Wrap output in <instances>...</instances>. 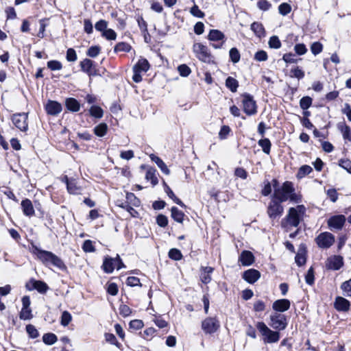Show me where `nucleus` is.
Instances as JSON below:
<instances>
[{
	"mask_svg": "<svg viewBox=\"0 0 351 351\" xmlns=\"http://www.w3.org/2000/svg\"><path fill=\"white\" fill-rule=\"evenodd\" d=\"M274 192L273 197L280 202H284L289 199L291 202H299L301 197L295 193V189L292 182L287 181L280 186H277L278 182L274 180Z\"/></svg>",
	"mask_w": 351,
	"mask_h": 351,
	"instance_id": "1",
	"label": "nucleus"
},
{
	"mask_svg": "<svg viewBox=\"0 0 351 351\" xmlns=\"http://www.w3.org/2000/svg\"><path fill=\"white\" fill-rule=\"evenodd\" d=\"M32 252L47 267L52 265L60 270L66 269L62 260L50 251L43 250L36 245H32Z\"/></svg>",
	"mask_w": 351,
	"mask_h": 351,
	"instance_id": "2",
	"label": "nucleus"
},
{
	"mask_svg": "<svg viewBox=\"0 0 351 351\" xmlns=\"http://www.w3.org/2000/svg\"><path fill=\"white\" fill-rule=\"evenodd\" d=\"M305 213L306 208L304 205H298L295 208H290L287 215L282 221V226L285 228L287 225L297 227Z\"/></svg>",
	"mask_w": 351,
	"mask_h": 351,
	"instance_id": "3",
	"label": "nucleus"
},
{
	"mask_svg": "<svg viewBox=\"0 0 351 351\" xmlns=\"http://www.w3.org/2000/svg\"><path fill=\"white\" fill-rule=\"evenodd\" d=\"M192 49L195 56L199 61L208 64H216L214 56L211 53L206 45H204L201 43H195L193 45Z\"/></svg>",
	"mask_w": 351,
	"mask_h": 351,
	"instance_id": "4",
	"label": "nucleus"
},
{
	"mask_svg": "<svg viewBox=\"0 0 351 351\" xmlns=\"http://www.w3.org/2000/svg\"><path fill=\"white\" fill-rule=\"evenodd\" d=\"M256 327L263 336L264 343H274L279 341L280 332L271 330L264 322H258Z\"/></svg>",
	"mask_w": 351,
	"mask_h": 351,
	"instance_id": "5",
	"label": "nucleus"
},
{
	"mask_svg": "<svg viewBox=\"0 0 351 351\" xmlns=\"http://www.w3.org/2000/svg\"><path fill=\"white\" fill-rule=\"evenodd\" d=\"M269 326L275 330H282L287 328V320L285 315L278 313L271 314Z\"/></svg>",
	"mask_w": 351,
	"mask_h": 351,
	"instance_id": "6",
	"label": "nucleus"
},
{
	"mask_svg": "<svg viewBox=\"0 0 351 351\" xmlns=\"http://www.w3.org/2000/svg\"><path fill=\"white\" fill-rule=\"evenodd\" d=\"M335 241V236L328 232H322L315 238V242L318 247L323 249H328L331 247Z\"/></svg>",
	"mask_w": 351,
	"mask_h": 351,
	"instance_id": "7",
	"label": "nucleus"
},
{
	"mask_svg": "<svg viewBox=\"0 0 351 351\" xmlns=\"http://www.w3.org/2000/svg\"><path fill=\"white\" fill-rule=\"evenodd\" d=\"M346 221V218L343 215H336L329 217L327 220L328 228L332 231L341 230Z\"/></svg>",
	"mask_w": 351,
	"mask_h": 351,
	"instance_id": "8",
	"label": "nucleus"
},
{
	"mask_svg": "<svg viewBox=\"0 0 351 351\" xmlns=\"http://www.w3.org/2000/svg\"><path fill=\"white\" fill-rule=\"evenodd\" d=\"M243 110L247 115H253L256 113V104L253 97L250 94L245 93L243 95Z\"/></svg>",
	"mask_w": 351,
	"mask_h": 351,
	"instance_id": "9",
	"label": "nucleus"
},
{
	"mask_svg": "<svg viewBox=\"0 0 351 351\" xmlns=\"http://www.w3.org/2000/svg\"><path fill=\"white\" fill-rule=\"evenodd\" d=\"M281 203L274 197L271 200L267 208V213L271 219H274L282 215L284 208Z\"/></svg>",
	"mask_w": 351,
	"mask_h": 351,
	"instance_id": "10",
	"label": "nucleus"
},
{
	"mask_svg": "<svg viewBox=\"0 0 351 351\" xmlns=\"http://www.w3.org/2000/svg\"><path fill=\"white\" fill-rule=\"evenodd\" d=\"M27 113H18L13 114L12 121L16 128L19 129L21 131L25 132L28 129V124L27 121Z\"/></svg>",
	"mask_w": 351,
	"mask_h": 351,
	"instance_id": "11",
	"label": "nucleus"
},
{
	"mask_svg": "<svg viewBox=\"0 0 351 351\" xmlns=\"http://www.w3.org/2000/svg\"><path fill=\"white\" fill-rule=\"evenodd\" d=\"M219 327V322L214 317H208L202 323V328L207 334L215 332L218 330Z\"/></svg>",
	"mask_w": 351,
	"mask_h": 351,
	"instance_id": "12",
	"label": "nucleus"
},
{
	"mask_svg": "<svg viewBox=\"0 0 351 351\" xmlns=\"http://www.w3.org/2000/svg\"><path fill=\"white\" fill-rule=\"evenodd\" d=\"M343 265V257L341 256H332L328 258L326 262V267L328 269L339 270Z\"/></svg>",
	"mask_w": 351,
	"mask_h": 351,
	"instance_id": "13",
	"label": "nucleus"
},
{
	"mask_svg": "<svg viewBox=\"0 0 351 351\" xmlns=\"http://www.w3.org/2000/svg\"><path fill=\"white\" fill-rule=\"evenodd\" d=\"M26 288L29 291L36 289L40 293H45L49 289L48 285L45 282L34 279L30 280L26 285Z\"/></svg>",
	"mask_w": 351,
	"mask_h": 351,
	"instance_id": "14",
	"label": "nucleus"
},
{
	"mask_svg": "<svg viewBox=\"0 0 351 351\" xmlns=\"http://www.w3.org/2000/svg\"><path fill=\"white\" fill-rule=\"evenodd\" d=\"M62 105L56 101L49 100L45 105V110L47 114L56 116L61 112Z\"/></svg>",
	"mask_w": 351,
	"mask_h": 351,
	"instance_id": "15",
	"label": "nucleus"
},
{
	"mask_svg": "<svg viewBox=\"0 0 351 351\" xmlns=\"http://www.w3.org/2000/svg\"><path fill=\"white\" fill-rule=\"evenodd\" d=\"M243 278L250 284L255 283L261 277V273L255 269H250L245 271Z\"/></svg>",
	"mask_w": 351,
	"mask_h": 351,
	"instance_id": "16",
	"label": "nucleus"
},
{
	"mask_svg": "<svg viewBox=\"0 0 351 351\" xmlns=\"http://www.w3.org/2000/svg\"><path fill=\"white\" fill-rule=\"evenodd\" d=\"M80 65L82 71L88 75H95V65L93 60L86 58L80 62Z\"/></svg>",
	"mask_w": 351,
	"mask_h": 351,
	"instance_id": "17",
	"label": "nucleus"
},
{
	"mask_svg": "<svg viewBox=\"0 0 351 351\" xmlns=\"http://www.w3.org/2000/svg\"><path fill=\"white\" fill-rule=\"evenodd\" d=\"M334 306L338 311L347 312L350 309V302L343 297L337 296L335 298Z\"/></svg>",
	"mask_w": 351,
	"mask_h": 351,
	"instance_id": "18",
	"label": "nucleus"
},
{
	"mask_svg": "<svg viewBox=\"0 0 351 351\" xmlns=\"http://www.w3.org/2000/svg\"><path fill=\"white\" fill-rule=\"evenodd\" d=\"M291 306L290 301L287 299H280L276 300L272 304V308L278 312H285L287 311Z\"/></svg>",
	"mask_w": 351,
	"mask_h": 351,
	"instance_id": "19",
	"label": "nucleus"
},
{
	"mask_svg": "<svg viewBox=\"0 0 351 351\" xmlns=\"http://www.w3.org/2000/svg\"><path fill=\"white\" fill-rule=\"evenodd\" d=\"M338 130L342 134L345 141L351 142V128L344 121L339 122L337 125Z\"/></svg>",
	"mask_w": 351,
	"mask_h": 351,
	"instance_id": "20",
	"label": "nucleus"
},
{
	"mask_svg": "<svg viewBox=\"0 0 351 351\" xmlns=\"http://www.w3.org/2000/svg\"><path fill=\"white\" fill-rule=\"evenodd\" d=\"M239 261L243 266H250L254 262V256L251 252L244 250L241 252Z\"/></svg>",
	"mask_w": 351,
	"mask_h": 351,
	"instance_id": "21",
	"label": "nucleus"
},
{
	"mask_svg": "<svg viewBox=\"0 0 351 351\" xmlns=\"http://www.w3.org/2000/svg\"><path fill=\"white\" fill-rule=\"evenodd\" d=\"M23 213L27 217H32L34 215L35 211L32 202L29 199L22 200L21 204Z\"/></svg>",
	"mask_w": 351,
	"mask_h": 351,
	"instance_id": "22",
	"label": "nucleus"
},
{
	"mask_svg": "<svg viewBox=\"0 0 351 351\" xmlns=\"http://www.w3.org/2000/svg\"><path fill=\"white\" fill-rule=\"evenodd\" d=\"M114 259L108 256L105 257L101 266L104 271L106 274H111L115 268Z\"/></svg>",
	"mask_w": 351,
	"mask_h": 351,
	"instance_id": "23",
	"label": "nucleus"
},
{
	"mask_svg": "<svg viewBox=\"0 0 351 351\" xmlns=\"http://www.w3.org/2000/svg\"><path fill=\"white\" fill-rule=\"evenodd\" d=\"M214 269L211 267H202L200 278L204 284H208L211 280L210 274L213 272Z\"/></svg>",
	"mask_w": 351,
	"mask_h": 351,
	"instance_id": "24",
	"label": "nucleus"
},
{
	"mask_svg": "<svg viewBox=\"0 0 351 351\" xmlns=\"http://www.w3.org/2000/svg\"><path fill=\"white\" fill-rule=\"evenodd\" d=\"M66 108L71 112H78L80 109V104L74 98H67L65 101Z\"/></svg>",
	"mask_w": 351,
	"mask_h": 351,
	"instance_id": "25",
	"label": "nucleus"
},
{
	"mask_svg": "<svg viewBox=\"0 0 351 351\" xmlns=\"http://www.w3.org/2000/svg\"><path fill=\"white\" fill-rule=\"evenodd\" d=\"M149 69V62L145 58H141L138 62L134 66L133 70H136L139 72H147Z\"/></svg>",
	"mask_w": 351,
	"mask_h": 351,
	"instance_id": "26",
	"label": "nucleus"
},
{
	"mask_svg": "<svg viewBox=\"0 0 351 351\" xmlns=\"http://www.w3.org/2000/svg\"><path fill=\"white\" fill-rule=\"evenodd\" d=\"M224 38V34L218 29H211L208 35V39L210 41H220Z\"/></svg>",
	"mask_w": 351,
	"mask_h": 351,
	"instance_id": "27",
	"label": "nucleus"
},
{
	"mask_svg": "<svg viewBox=\"0 0 351 351\" xmlns=\"http://www.w3.org/2000/svg\"><path fill=\"white\" fill-rule=\"evenodd\" d=\"M251 29L259 38L263 37L265 35V31L263 25L258 22H254L251 25Z\"/></svg>",
	"mask_w": 351,
	"mask_h": 351,
	"instance_id": "28",
	"label": "nucleus"
},
{
	"mask_svg": "<svg viewBox=\"0 0 351 351\" xmlns=\"http://www.w3.org/2000/svg\"><path fill=\"white\" fill-rule=\"evenodd\" d=\"M66 189L70 194H79L80 193V187L77 185V182L75 179L71 178V181H67Z\"/></svg>",
	"mask_w": 351,
	"mask_h": 351,
	"instance_id": "29",
	"label": "nucleus"
},
{
	"mask_svg": "<svg viewBox=\"0 0 351 351\" xmlns=\"http://www.w3.org/2000/svg\"><path fill=\"white\" fill-rule=\"evenodd\" d=\"M108 131V125L105 123H101L94 128V133L99 137L105 136Z\"/></svg>",
	"mask_w": 351,
	"mask_h": 351,
	"instance_id": "30",
	"label": "nucleus"
},
{
	"mask_svg": "<svg viewBox=\"0 0 351 351\" xmlns=\"http://www.w3.org/2000/svg\"><path fill=\"white\" fill-rule=\"evenodd\" d=\"M165 191L169 198H171L176 204H178L179 206L182 207H186L185 204L179 199L178 198L173 191L170 189L169 186H167L166 184Z\"/></svg>",
	"mask_w": 351,
	"mask_h": 351,
	"instance_id": "31",
	"label": "nucleus"
},
{
	"mask_svg": "<svg viewBox=\"0 0 351 351\" xmlns=\"http://www.w3.org/2000/svg\"><path fill=\"white\" fill-rule=\"evenodd\" d=\"M171 217L172 218L178 223H182L184 220V214L181 210H178V208L173 206L171 208Z\"/></svg>",
	"mask_w": 351,
	"mask_h": 351,
	"instance_id": "32",
	"label": "nucleus"
},
{
	"mask_svg": "<svg viewBox=\"0 0 351 351\" xmlns=\"http://www.w3.org/2000/svg\"><path fill=\"white\" fill-rule=\"evenodd\" d=\"M313 169L311 166L306 165H302L300 167L296 176L298 179H301L311 173Z\"/></svg>",
	"mask_w": 351,
	"mask_h": 351,
	"instance_id": "33",
	"label": "nucleus"
},
{
	"mask_svg": "<svg viewBox=\"0 0 351 351\" xmlns=\"http://www.w3.org/2000/svg\"><path fill=\"white\" fill-rule=\"evenodd\" d=\"M145 179L150 180L154 186L156 185L158 180L156 175V170L153 168H149L146 172Z\"/></svg>",
	"mask_w": 351,
	"mask_h": 351,
	"instance_id": "34",
	"label": "nucleus"
},
{
	"mask_svg": "<svg viewBox=\"0 0 351 351\" xmlns=\"http://www.w3.org/2000/svg\"><path fill=\"white\" fill-rule=\"evenodd\" d=\"M226 86L232 92L234 93L237 90V88L239 86V82L236 79H234L232 77H228L226 80Z\"/></svg>",
	"mask_w": 351,
	"mask_h": 351,
	"instance_id": "35",
	"label": "nucleus"
},
{
	"mask_svg": "<svg viewBox=\"0 0 351 351\" xmlns=\"http://www.w3.org/2000/svg\"><path fill=\"white\" fill-rule=\"evenodd\" d=\"M258 144L260 147H261L264 153H265L266 154H269L270 153L271 144L268 138H263L259 140Z\"/></svg>",
	"mask_w": 351,
	"mask_h": 351,
	"instance_id": "36",
	"label": "nucleus"
},
{
	"mask_svg": "<svg viewBox=\"0 0 351 351\" xmlns=\"http://www.w3.org/2000/svg\"><path fill=\"white\" fill-rule=\"evenodd\" d=\"M90 114L97 119H101L104 115V111L98 106H92L89 110Z\"/></svg>",
	"mask_w": 351,
	"mask_h": 351,
	"instance_id": "37",
	"label": "nucleus"
},
{
	"mask_svg": "<svg viewBox=\"0 0 351 351\" xmlns=\"http://www.w3.org/2000/svg\"><path fill=\"white\" fill-rule=\"evenodd\" d=\"M131 46L128 43L121 42L115 45L114 51L115 53L121 51L129 52L131 50Z\"/></svg>",
	"mask_w": 351,
	"mask_h": 351,
	"instance_id": "38",
	"label": "nucleus"
},
{
	"mask_svg": "<svg viewBox=\"0 0 351 351\" xmlns=\"http://www.w3.org/2000/svg\"><path fill=\"white\" fill-rule=\"evenodd\" d=\"M57 340L58 338L53 333H46L43 336V341L47 345H53Z\"/></svg>",
	"mask_w": 351,
	"mask_h": 351,
	"instance_id": "39",
	"label": "nucleus"
},
{
	"mask_svg": "<svg viewBox=\"0 0 351 351\" xmlns=\"http://www.w3.org/2000/svg\"><path fill=\"white\" fill-rule=\"evenodd\" d=\"M269 47L271 49H278L281 47V42L277 36H272L268 41Z\"/></svg>",
	"mask_w": 351,
	"mask_h": 351,
	"instance_id": "40",
	"label": "nucleus"
},
{
	"mask_svg": "<svg viewBox=\"0 0 351 351\" xmlns=\"http://www.w3.org/2000/svg\"><path fill=\"white\" fill-rule=\"evenodd\" d=\"M19 317L21 319L29 320L33 317L32 310L30 307L22 308L19 313Z\"/></svg>",
	"mask_w": 351,
	"mask_h": 351,
	"instance_id": "41",
	"label": "nucleus"
},
{
	"mask_svg": "<svg viewBox=\"0 0 351 351\" xmlns=\"http://www.w3.org/2000/svg\"><path fill=\"white\" fill-rule=\"evenodd\" d=\"M72 320V315L71 314L67 311H64L61 315V319H60V324L63 326H67L69 323Z\"/></svg>",
	"mask_w": 351,
	"mask_h": 351,
	"instance_id": "42",
	"label": "nucleus"
},
{
	"mask_svg": "<svg viewBox=\"0 0 351 351\" xmlns=\"http://www.w3.org/2000/svg\"><path fill=\"white\" fill-rule=\"evenodd\" d=\"M229 56H230V58L231 61L233 63H237L239 62L240 58H241V55H240L239 50L237 48L233 47V48L230 49V50L229 51Z\"/></svg>",
	"mask_w": 351,
	"mask_h": 351,
	"instance_id": "43",
	"label": "nucleus"
},
{
	"mask_svg": "<svg viewBox=\"0 0 351 351\" xmlns=\"http://www.w3.org/2000/svg\"><path fill=\"white\" fill-rule=\"evenodd\" d=\"M312 101L313 100L310 97H303L300 101V106L303 110H307L311 107Z\"/></svg>",
	"mask_w": 351,
	"mask_h": 351,
	"instance_id": "44",
	"label": "nucleus"
},
{
	"mask_svg": "<svg viewBox=\"0 0 351 351\" xmlns=\"http://www.w3.org/2000/svg\"><path fill=\"white\" fill-rule=\"evenodd\" d=\"M343 295L347 297L351 296V278L342 283L341 286Z\"/></svg>",
	"mask_w": 351,
	"mask_h": 351,
	"instance_id": "45",
	"label": "nucleus"
},
{
	"mask_svg": "<svg viewBox=\"0 0 351 351\" xmlns=\"http://www.w3.org/2000/svg\"><path fill=\"white\" fill-rule=\"evenodd\" d=\"M291 11V6L287 3H282L278 6V12L282 16H286Z\"/></svg>",
	"mask_w": 351,
	"mask_h": 351,
	"instance_id": "46",
	"label": "nucleus"
},
{
	"mask_svg": "<svg viewBox=\"0 0 351 351\" xmlns=\"http://www.w3.org/2000/svg\"><path fill=\"white\" fill-rule=\"evenodd\" d=\"M323 50V45L319 42H314L311 45V51L315 56L320 53Z\"/></svg>",
	"mask_w": 351,
	"mask_h": 351,
	"instance_id": "47",
	"label": "nucleus"
},
{
	"mask_svg": "<svg viewBox=\"0 0 351 351\" xmlns=\"http://www.w3.org/2000/svg\"><path fill=\"white\" fill-rule=\"evenodd\" d=\"M291 77L298 80L302 79L304 77V72L298 66H295L291 70Z\"/></svg>",
	"mask_w": 351,
	"mask_h": 351,
	"instance_id": "48",
	"label": "nucleus"
},
{
	"mask_svg": "<svg viewBox=\"0 0 351 351\" xmlns=\"http://www.w3.org/2000/svg\"><path fill=\"white\" fill-rule=\"evenodd\" d=\"M254 59L258 62H264L268 59V56L265 51L259 50L254 54Z\"/></svg>",
	"mask_w": 351,
	"mask_h": 351,
	"instance_id": "49",
	"label": "nucleus"
},
{
	"mask_svg": "<svg viewBox=\"0 0 351 351\" xmlns=\"http://www.w3.org/2000/svg\"><path fill=\"white\" fill-rule=\"evenodd\" d=\"M47 67L51 71H60L62 68V64L58 60H50L47 62Z\"/></svg>",
	"mask_w": 351,
	"mask_h": 351,
	"instance_id": "50",
	"label": "nucleus"
},
{
	"mask_svg": "<svg viewBox=\"0 0 351 351\" xmlns=\"http://www.w3.org/2000/svg\"><path fill=\"white\" fill-rule=\"evenodd\" d=\"M169 256L170 258L175 261H180L182 258L181 252L176 248H173L169 250Z\"/></svg>",
	"mask_w": 351,
	"mask_h": 351,
	"instance_id": "51",
	"label": "nucleus"
},
{
	"mask_svg": "<svg viewBox=\"0 0 351 351\" xmlns=\"http://www.w3.org/2000/svg\"><path fill=\"white\" fill-rule=\"evenodd\" d=\"M178 71L182 77H188L191 73V69L184 64L180 65Z\"/></svg>",
	"mask_w": 351,
	"mask_h": 351,
	"instance_id": "52",
	"label": "nucleus"
},
{
	"mask_svg": "<svg viewBox=\"0 0 351 351\" xmlns=\"http://www.w3.org/2000/svg\"><path fill=\"white\" fill-rule=\"evenodd\" d=\"M101 35L109 40H114L117 38V33L112 29H106Z\"/></svg>",
	"mask_w": 351,
	"mask_h": 351,
	"instance_id": "53",
	"label": "nucleus"
},
{
	"mask_svg": "<svg viewBox=\"0 0 351 351\" xmlns=\"http://www.w3.org/2000/svg\"><path fill=\"white\" fill-rule=\"evenodd\" d=\"M82 249L85 252H94L95 251V246L91 240L84 241L82 245Z\"/></svg>",
	"mask_w": 351,
	"mask_h": 351,
	"instance_id": "54",
	"label": "nucleus"
},
{
	"mask_svg": "<svg viewBox=\"0 0 351 351\" xmlns=\"http://www.w3.org/2000/svg\"><path fill=\"white\" fill-rule=\"evenodd\" d=\"M314 269L313 267H311L305 276V281L308 285H312L314 283Z\"/></svg>",
	"mask_w": 351,
	"mask_h": 351,
	"instance_id": "55",
	"label": "nucleus"
},
{
	"mask_svg": "<svg viewBox=\"0 0 351 351\" xmlns=\"http://www.w3.org/2000/svg\"><path fill=\"white\" fill-rule=\"evenodd\" d=\"M26 331L29 336L32 339H35L39 335L37 329L32 324H28L26 326Z\"/></svg>",
	"mask_w": 351,
	"mask_h": 351,
	"instance_id": "56",
	"label": "nucleus"
},
{
	"mask_svg": "<svg viewBox=\"0 0 351 351\" xmlns=\"http://www.w3.org/2000/svg\"><path fill=\"white\" fill-rule=\"evenodd\" d=\"M100 51L101 48L99 46H92L88 49L86 55L91 58H95L99 55Z\"/></svg>",
	"mask_w": 351,
	"mask_h": 351,
	"instance_id": "57",
	"label": "nucleus"
},
{
	"mask_svg": "<svg viewBox=\"0 0 351 351\" xmlns=\"http://www.w3.org/2000/svg\"><path fill=\"white\" fill-rule=\"evenodd\" d=\"M230 132V128L228 125H223L219 132V137L220 139L223 140L227 138Z\"/></svg>",
	"mask_w": 351,
	"mask_h": 351,
	"instance_id": "58",
	"label": "nucleus"
},
{
	"mask_svg": "<svg viewBox=\"0 0 351 351\" xmlns=\"http://www.w3.org/2000/svg\"><path fill=\"white\" fill-rule=\"evenodd\" d=\"M190 13L197 18H204V13L200 10L197 5H194L190 10Z\"/></svg>",
	"mask_w": 351,
	"mask_h": 351,
	"instance_id": "59",
	"label": "nucleus"
},
{
	"mask_svg": "<svg viewBox=\"0 0 351 351\" xmlns=\"http://www.w3.org/2000/svg\"><path fill=\"white\" fill-rule=\"evenodd\" d=\"M339 165L348 173L351 171V160L349 159H340L339 160Z\"/></svg>",
	"mask_w": 351,
	"mask_h": 351,
	"instance_id": "60",
	"label": "nucleus"
},
{
	"mask_svg": "<svg viewBox=\"0 0 351 351\" xmlns=\"http://www.w3.org/2000/svg\"><path fill=\"white\" fill-rule=\"evenodd\" d=\"M257 6L261 10L267 11L271 8V4L267 0H260L257 3Z\"/></svg>",
	"mask_w": 351,
	"mask_h": 351,
	"instance_id": "61",
	"label": "nucleus"
},
{
	"mask_svg": "<svg viewBox=\"0 0 351 351\" xmlns=\"http://www.w3.org/2000/svg\"><path fill=\"white\" fill-rule=\"evenodd\" d=\"M294 50H295V53L299 56L304 55L307 51V49H306L305 45L303 43L296 44L294 46Z\"/></svg>",
	"mask_w": 351,
	"mask_h": 351,
	"instance_id": "62",
	"label": "nucleus"
},
{
	"mask_svg": "<svg viewBox=\"0 0 351 351\" xmlns=\"http://www.w3.org/2000/svg\"><path fill=\"white\" fill-rule=\"evenodd\" d=\"M66 58L67 61H69V62L76 61L77 56L75 51L72 48L68 49L66 51Z\"/></svg>",
	"mask_w": 351,
	"mask_h": 351,
	"instance_id": "63",
	"label": "nucleus"
},
{
	"mask_svg": "<svg viewBox=\"0 0 351 351\" xmlns=\"http://www.w3.org/2000/svg\"><path fill=\"white\" fill-rule=\"evenodd\" d=\"M108 27V23L105 20H100L97 21L95 25L96 30L104 32Z\"/></svg>",
	"mask_w": 351,
	"mask_h": 351,
	"instance_id": "64",
	"label": "nucleus"
}]
</instances>
